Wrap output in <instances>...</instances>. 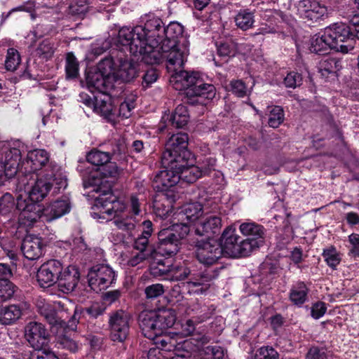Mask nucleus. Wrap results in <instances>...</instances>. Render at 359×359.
Wrapping results in <instances>:
<instances>
[{
  "label": "nucleus",
  "mask_w": 359,
  "mask_h": 359,
  "mask_svg": "<svg viewBox=\"0 0 359 359\" xmlns=\"http://www.w3.org/2000/svg\"><path fill=\"white\" fill-rule=\"evenodd\" d=\"M262 245L260 243L257 241L244 239L239 242V248L237 249L238 252L236 254V257H247L251 254V252L259 248Z\"/></svg>",
  "instance_id": "3c124183"
},
{
  "label": "nucleus",
  "mask_w": 359,
  "mask_h": 359,
  "mask_svg": "<svg viewBox=\"0 0 359 359\" xmlns=\"http://www.w3.org/2000/svg\"><path fill=\"white\" fill-rule=\"evenodd\" d=\"M100 67V64L98 65ZM104 68H99L100 71L89 72L86 75V83L89 90L92 92L97 90L100 94L105 93L107 90V78L104 76L102 70L107 72V66L105 65Z\"/></svg>",
  "instance_id": "c85d7f7f"
},
{
  "label": "nucleus",
  "mask_w": 359,
  "mask_h": 359,
  "mask_svg": "<svg viewBox=\"0 0 359 359\" xmlns=\"http://www.w3.org/2000/svg\"><path fill=\"white\" fill-rule=\"evenodd\" d=\"M70 210L69 198L66 196H62L43 208L40 205V210L38 212L39 219H41L43 222H51L68 213Z\"/></svg>",
  "instance_id": "9b49d317"
},
{
  "label": "nucleus",
  "mask_w": 359,
  "mask_h": 359,
  "mask_svg": "<svg viewBox=\"0 0 359 359\" xmlns=\"http://www.w3.org/2000/svg\"><path fill=\"white\" fill-rule=\"evenodd\" d=\"M175 320L176 313L173 309L144 311L140 313L138 318L139 326L142 334L152 340L172 327Z\"/></svg>",
  "instance_id": "f03ea898"
},
{
  "label": "nucleus",
  "mask_w": 359,
  "mask_h": 359,
  "mask_svg": "<svg viewBox=\"0 0 359 359\" xmlns=\"http://www.w3.org/2000/svg\"><path fill=\"white\" fill-rule=\"evenodd\" d=\"M309 288L304 282L293 285L289 292L290 301L297 306H302L308 299Z\"/></svg>",
  "instance_id": "e433bc0d"
},
{
  "label": "nucleus",
  "mask_w": 359,
  "mask_h": 359,
  "mask_svg": "<svg viewBox=\"0 0 359 359\" xmlns=\"http://www.w3.org/2000/svg\"><path fill=\"white\" fill-rule=\"evenodd\" d=\"M36 53L43 58H50L54 53L53 43L48 39L42 41L36 48Z\"/></svg>",
  "instance_id": "6e6d98bb"
},
{
  "label": "nucleus",
  "mask_w": 359,
  "mask_h": 359,
  "mask_svg": "<svg viewBox=\"0 0 359 359\" xmlns=\"http://www.w3.org/2000/svg\"><path fill=\"white\" fill-rule=\"evenodd\" d=\"M164 292V287L160 283L152 284L144 289V293L147 299L157 298L161 296Z\"/></svg>",
  "instance_id": "e2e57ef3"
},
{
  "label": "nucleus",
  "mask_w": 359,
  "mask_h": 359,
  "mask_svg": "<svg viewBox=\"0 0 359 359\" xmlns=\"http://www.w3.org/2000/svg\"><path fill=\"white\" fill-rule=\"evenodd\" d=\"M239 229L248 239L257 241L261 245L264 243L266 229L262 225L254 222H243L240 225Z\"/></svg>",
  "instance_id": "2f4dec72"
},
{
  "label": "nucleus",
  "mask_w": 359,
  "mask_h": 359,
  "mask_svg": "<svg viewBox=\"0 0 359 359\" xmlns=\"http://www.w3.org/2000/svg\"><path fill=\"white\" fill-rule=\"evenodd\" d=\"M202 206L200 203H194L186 205L179 215L183 220L185 217L189 222L196 220L202 214Z\"/></svg>",
  "instance_id": "a18cd8bd"
},
{
  "label": "nucleus",
  "mask_w": 359,
  "mask_h": 359,
  "mask_svg": "<svg viewBox=\"0 0 359 359\" xmlns=\"http://www.w3.org/2000/svg\"><path fill=\"white\" fill-rule=\"evenodd\" d=\"M57 344L59 348L67 349L72 353L76 352L79 349L77 343L73 339L65 336L60 337Z\"/></svg>",
  "instance_id": "338daca9"
},
{
  "label": "nucleus",
  "mask_w": 359,
  "mask_h": 359,
  "mask_svg": "<svg viewBox=\"0 0 359 359\" xmlns=\"http://www.w3.org/2000/svg\"><path fill=\"white\" fill-rule=\"evenodd\" d=\"M191 274V270L184 262L168 266V279L172 281L184 280Z\"/></svg>",
  "instance_id": "58836bf2"
},
{
  "label": "nucleus",
  "mask_w": 359,
  "mask_h": 359,
  "mask_svg": "<svg viewBox=\"0 0 359 359\" xmlns=\"http://www.w3.org/2000/svg\"><path fill=\"white\" fill-rule=\"evenodd\" d=\"M115 278L114 271L107 265L93 266L88 274L89 286L94 291H100L109 287Z\"/></svg>",
  "instance_id": "1a4fd4ad"
},
{
  "label": "nucleus",
  "mask_w": 359,
  "mask_h": 359,
  "mask_svg": "<svg viewBox=\"0 0 359 359\" xmlns=\"http://www.w3.org/2000/svg\"><path fill=\"white\" fill-rule=\"evenodd\" d=\"M96 100L95 111L109 121H116L117 108L113 105L111 97L107 93H102L97 95Z\"/></svg>",
  "instance_id": "393cba45"
},
{
  "label": "nucleus",
  "mask_w": 359,
  "mask_h": 359,
  "mask_svg": "<svg viewBox=\"0 0 359 359\" xmlns=\"http://www.w3.org/2000/svg\"><path fill=\"white\" fill-rule=\"evenodd\" d=\"M135 33L142 41L144 62H156L161 57L158 48L163 41L165 27L161 18L148 15L143 26L135 27Z\"/></svg>",
  "instance_id": "f257e3e1"
},
{
  "label": "nucleus",
  "mask_w": 359,
  "mask_h": 359,
  "mask_svg": "<svg viewBox=\"0 0 359 359\" xmlns=\"http://www.w3.org/2000/svg\"><path fill=\"white\" fill-rule=\"evenodd\" d=\"M331 49V43L325 38V32L322 36H317L312 39L310 50L318 55H325Z\"/></svg>",
  "instance_id": "c03bdc74"
},
{
  "label": "nucleus",
  "mask_w": 359,
  "mask_h": 359,
  "mask_svg": "<svg viewBox=\"0 0 359 359\" xmlns=\"http://www.w3.org/2000/svg\"><path fill=\"white\" fill-rule=\"evenodd\" d=\"M155 339H156L155 343L158 346V348H150L149 351V357L152 355H156V352L159 353V349L164 350L165 351H174L175 350H180V348L187 350L190 348L191 345V342L189 340L184 341L182 344H177L175 338L168 335H160Z\"/></svg>",
  "instance_id": "5701e85b"
},
{
  "label": "nucleus",
  "mask_w": 359,
  "mask_h": 359,
  "mask_svg": "<svg viewBox=\"0 0 359 359\" xmlns=\"http://www.w3.org/2000/svg\"><path fill=\"white\" fill-rule=\"evenodd\" d=\"M130 316L120 309L111 313L109 319V337L115 342H123L129 334Z\"/></svg>",
  "instance_id": "6e6552de"
},
{
  "label": "nucleus",
  "mask_w": 359,
  "mask_h": 359,
  "mask_svg": "<svg viewBox=\"0 0 359 359\" xmlns=\"http://www.w3.org/2000/svg\"><path fill=\"white\" fill-rule=\"evenodd\" d=\"M40 205L28 203L20 196L15 200L10 193H5L0 197V214L4 216H13L16 211L19 212V219L25 225L29 226L39 220L38 212Z\"/></svg>",
  "instance_id": "7ed1b4c3"
},
{
  "label": "nucleus",
  "mask_w": 359,
  "mask_h": 359,
  "mask_svg": "<svg viewBox=\"0 0 359 359\" xmlns=\"http://www.w3.org/2000/svg\"><path fill=\"white\" fill-rule=\"evenodd\" d=\"M51 189V184L49 181L44 179L43 175L36 180L34 185L29 192V196L23 198L24 200L28 201V203H34L42 201L48 194Z\"/></svg>",
  "instance_id": "7c9ffc66"
},
{
  "label": "nucleus",
  "mask_w": 359,
  "mask_h": 359,
  "mask_svg": "<svg viewBox=\"0 0 359 359\" xmlns=\"http://www.w3.org/2000/svg\"><path fill=\"white\" fill-rule=\"evenodd\" d=\"M322 256L327 264L333 269H336L341 260L339 252L333 245L324 249Z\"/></svg>",
  "instance_id": "09e8293b"
},
{
  "label": "nucleus",
  "mask_w": 359,
  "mask_h": 359,
  "mask_svg": "<svg viewBox=\"0 0 359 359\" xmlns=\"http://www.w3.org/2000/svg\"><path fill=\"white\" fill-rule=\"evenodd\" d=\"M325 38L331 43V49L347 53L354 48L355 40L351 28L345 24H334L325 28Z\"/></svg>",
  "instance_id": "39448f33"
},
{
  "label": "nucleus",
  "mask_w": 359,
  "mask_h": 359,
  "mask_svg": "<svg viewBox=\"0 0 359 359\" xmlns=\"http://www.w3.org/2000/svg\"><path fill=\"white\" fill-rule=\"evenodd\" d=\"M176 168H170L175 169L177 175L180 180L191 184L195 182L199 177L203 176V171L200 167L193 165L192 156L187 160V163L183 167L177 165Z\"/></svg>",
  "instance_id": "c756f323"
},
{
  "label": "nucleus",
  "mask_w": 359,
  "mask_h": 359,
  "mask_svg": "<svg viewBox=\"0 0 359 359\" xmlns=\"http://www.w3.org/2000/svg\"><path fill=\"white\" fill-rule=\"evenodd\" d=\"M165 170L158 172L154 177L152 186L154 189L161 194L168 193L170 189L175 187L180 180L175 169L163 167Z\"/></svg>",
  "instance_id": "f3484780"
},
{
  "label": "nucleus",
  "mask_w": 359,
  "mask_h": 359,
  "mask_svg": "<svg viewBox=\"0 0 359 359\" xmlns=\"http://www.w3.org/2000/svg\"><path fill=\"white\" fill-rule=\"evenodd\" d=\"M218 271L216 269H205L203 271L194 274L191 280L186 283L189 289L194 287H201L195 292H203L208 290L210 286L209 283L218 276Z\"/></svg>",
  "instance_id": "b1692460"
},
{
  "label": "nucleus",
  "mask_w": 359,
  "mask_h": 359,
  "mask_svg": "<svg viewBox=\"0 0 359 359\" xmlns=\"http://www.w3.org/2000/svg\"><path fill=\"white\" fill-rule=\"evenodd\" d=\"M62 269L60 262L50 259L43 263L36 273V280L41 287H49L56 283Z\"/></svg>",
  "instance_id": "f8f14e48"
},
{
  "label": "nucleus",
  "mask_w": 359,
  "mask_h": 359,
  "mask_svg": "<svg viewBox=\"0 0 359 359\" xmlns=\"http://www.w3.org/2000/svg\"><path fill=\"white\" fill-rule=\"evenodd\" d=\"M306 359H327L324 348L311 346L306 355Z\"/></svg>",
  "instance_id": "774afa93"
},
{
  "label": "nucleus",
  "mask_w": 359,
  "mask_h": 359,
  "mask_svg": "<svg viewBox=\"0 0 359 359\" xmlns=\"http://www.w3.org/2000/svg\"><path fill=\"white\" fill-rule=\"evenodd\" d=\"M115 212L114 218L111 220L114 226L118 229L128 233L135 229L138 222L135 217L129 215L127 210H123L121 212L116 211Z\"/></svg>",
  "instance_id": "c9c22d12"
},
{
  "label": "nucleus",
  "mask_w": 359,
  "mask_h": 359,
  "mask_svg": "<svg viewBox=\"0 0 359 359\" xmlns=\"http://www.w3.org/2000/svg\"><path fill=\"white\" fill-rule=\"evenodd\" d=\"M210 1V0H192L194 8L198 11L194 13V15L196 18L202 21H206L209 19V13L202 14L201 11L208 6Z\"/></svg>",
  "instance_id": "13d9d810"
},
{
  "label": "nucleus",
  "mask_w": 359,
  "mask_h": 359,
  "mask_svg": "<svg viewBox=\"0 0 359 359\" xmlns=\"http://www.w3.org/2000/svg\"><path fill=\"white\" fill-rule=\"evenodd\" d=\"M43 176L46 180L50 182L51 187L55 184L60 189L62 187H65L67 185L65 176L60 171L58 166L53 162H50L48 165V168L45 169Z\"/></svg>",
  "instance_id": "4c0bfd02"
},
{
  "label": "nucleus",
  "mask_w": 359,
  "mask_h": 359,
  "mask_svg": "<svg viewBox=\"0 0 359 359\" xmlns=\"http://www.w3.org/2000/svg\"><path fill=\"white\" fill-rule=\"evenodd\" d=\"M25 337L33 348L41 349L47 344L48 333L43 324L32 321L25 327Z\"/></svg>",
  "instance_id": "a211bd4d"
},
{
  "label": "nucleus",
  "mask_w": 359,
  "mask_h": 359,
  "mask_svg": "<svg viewBox=\"0 0 359 359\" xmlns=\"http://www.w3.org/2000/svg\"><path fill=\"white\" fill-rule=\"evenodd\" d=\"M188 140V135L185 133L173 134L168 139L161 158L163 167L176 168V165L181 167L187 165V160L192 156L187 149Z\"/></svg>",
  "instance_id": "20e7f679"
},
{
  "label": "nucleus",
  "mask_w": 359,
  "mask_h": 359,
  "mask_svg": "<svg viewBox=\"0 0 359 359\" xmlns=\"http://www.w3.org/2000/svg\"><path fill=\"white\" fill-rule=\"evenodd\" d=\"M302 82V76L300 74L292 72L287 74L284 79V84L287 88H295L299 86Z\"/></svg>",
  "instance_id": "680f3d73"
},
{
  "label": "nucleus",
  "mask_w": 359,
  "mask_h": 359,
  "mask_svg": "<svg viewBox=\"0 0 359 359\" xmlns=\"http://www.w3.org/2000/svg\"><path fill=\"white\" fill-rule=\"evenodd\" d=\"M278 353L271 346H262L259 348L255 355V359H278Z\"/></svg>",
  "instance_id": "4d7b16f0"
},
{
  "label": "nucleus",
  "mask_w": 359,
  "mask_h": 359,
  "mask_svg": "<svg viewBox=\"0 0 359 359\" xmlns=\"http://www.w3.org/2000/svg\"><path fill=\"white\" fill-rule=\"evenodd\" d=\"M159 76L158 71L154 68L147 69L142 76V86L143 88H147L151 86L152 83L156 82Z\"/></svg>",
  "instance_id": "bf43d9fd"
},
{
  "label": "nucleus",
  "mask_w": 359,
  "mask_h": 359,
  "mask_svg": "<svg viewBox=\"0 0 359 359\" xmlns=\"http://www.w3.org/2000/svg\"><path fill=\"white\" fill-rule=\"evenodd\" d=\"M140 206L141 203L137 196L131 195L128 202V208L125 210H127L129 215L137 218V216L141 212Z\"/></svg>",
  "instance_id": "0e129e2a"
},
{
  "label": "nucleus",
  "mask_w": 359,
  "mask_h": 359,
  "mask_svg": "<svg viewBox=\"0 0 359 359\" xmlns=\"http://www.w3.org/2000/svg\"><path fill=\"white\" fill-rule=\"evenodd\" d=\"M105 65L109 70L115 66L118 67L117 75L123 82H130L137 76V68L128 60V55H118V52L112 51L110 57H106L100 62V68H104Z\"/></svg>",
  "instance_id": "0eeeda50"
},
{
  "label": "nucleus",
  "mask_w": 359,
  "mask_h": 359,
  "mask_svg": "<svg viewBox=\"0 0 359 359\" xmlns=\"http://www.w3.org/2000/svg\"><path fill=\"white\" fill-rule=\"evenodd\" d=\"M86 159L88 162L93 165L103 166L105 163H109L111 157L109 152H103L95 149L87 154Z\"/></svg>",
  "instance_id": "8fccbe9b"
},
{
  "label": "nucleus",
  "mask_w": 359,
  "mask_h": 359,
  "mask_svg": "<svg viewBox=\"0 0 359 359\" xmlns=\"http://www.w3.org/2000/svg\"><path fill=\"white\" fill-rule=\"evenodd\" d=\"M15 287L9 280H0V304L13 296Z\"/></svg>",
  "instance_id": "864d4df0"
},
{
  "label": "nucleus",
  "mask_w": 359,
  "mask_h": 359,
  "mask_svg": "<svg viewBox=\"0 0 359 359\" xmlns=\"http://www.w3.org/2000/svg\"><path fill=\"white\" fill-rule=\"evenodd\" d=\"M194 331L195 325L192 320L189 319L182 325V332L184 336L192 335L194 337L193 339L200 342L201 344H205L210 341V338L208 336H201V334H195Z\"/></svg>",
  "instance_id": "de8ad7c7"
},
{
  "label": "nucleus",
  "mask_w": 359,
  "mask_h": 359,
  "mask_svg": "<svg viewBox=\"0 0 359 359\" xmlns=\"http://www.w3.org/2000/svg\"><path fill=\"white\" fill-rule=\"evenodd\" d=\"M21 151L17 148H11L4 153V158L0 161V178L10 179L15 176L18 171L22 170L20 167Z\"/></svg>",
  "instance_id": "4468645a"
},
{
  "label": "nucleus",
  "mask_w": 359,
  "mask_h": 359,
  "mask_svg": "<svg viewBox=\"0 0 359 359\" xmlns=\"http://www.w3.org/2000/svg\"><path fill=\"white\" fill-rule=\"evenodd\" d=\"M217 53L222 57L233 56L236 53V46L232 42H221L217 44Z\"/></svg>",
  "instance_id": "052dcab7"
},
{
  "label": "nucleus",
  "mask_w": 359,
  "mask_h": 359,
  "mask_svg": "<svg viewBox=\"0 0 359 359\" xmlns=\"http://www.w3.org/2000/svg\"><path fill=\"white\" fill-rule=\"evenodd\" d=\"M266 113L269 116L268 124L270 127L277 128L283 123L285 114L280 106H269L267 107Z\"/></svg>",
  "instance_id": "79ce46f5"
},
{
  "label": "nucleus",
  "mask_w": 359,
  "mask_h": 359,
  "mask_svg": "<svg viewBox=\"0 0 359 359\" xmlns=\"http://www.w3.org/2000/svg\"><path fill=\"white\" fill-rule=\"evenodd\" d=\"M189 120V114L187 107L184 104H179L172 114L170 121L172 126L182 128Z\"/></svg>",
  "instance_id": "ea45409f"
},
{
  "label": "nucleus",
  "mask_w": 359,
  "mask_h": 359,
  "mask_svg": "<svg viewBox=\"0 0 359 359\" xmlns=\"http://www.w3.org/2000/svg\"><path fill=\"white\" fill-rule=\"evenodd\" d=\"M138 36L135 33V27L130 28L123 27L121 28L118 32L116 38L115 43L120 51L116 50L118 53V55H127L126 52H128L130 55H137L138 54L144 56L143 49L142 41H141Z\"/></svg>",
  "instance_id": "423d86ee"
},
{
  "label": "nucleus",
  "mask_w": 359,
  "mask_h": 359,
  "mask_svg": "<svg viewBox=\"0 0 359 359\" xmlns=\"http://www.w3.org/2000/svg\"><path fill=\"white\" fill-rule=\"evenodd\" d=\"M20 63V56L15 48H8L5 67L8 71H15Z\"/></svg>",
  "instance_id": "5fc2aeb1"
},
{
  "label": "nucleus",
  "mask_w": 359,
  "mask_h": 359,
  "mask_svg": "<svg viewBox=\"0 0 359 359\" xmlns=\"http://www.w3.org/2000/svg\"><path fill=\"white\" fill-rule=\"evenodd\" d=\"M240 236L236 233V229L232 226L226 227L221 237V246L224 255L229 257H236L239 248Z\"/></svg>",
  "instance_id": "4be33fe9"
},
{
  "label": "nucleus",
  "mask_w": 359,
  "mask_h": 359,
  "mask_svg": "<svg viewBox=\"0 0 359 359\" xmlns=\"http://www.w3.org/2000/svg\"><path fill=\"white\" fill-rule=\"evenodd\" d=\"M20 248L25 258L36 260L43 254L44 244L41 238L34 235H27L22 240Z\"/></svg>",
  "instance_id": "6ab92c4d"
},
{
  "label": "nucleus",
  "mask_w": 359,
  "mask_h": 359,
  "mask_svg": "<svg viewBox=\"0 0 359 359\" xmlns=\"http://www.w3.org/2000/svg\"><path fill=\"white\" fill-rule=\"evenodd\" d=\"M298 11L305 20L317 22L327 15V7L317 0H302L298 4Z\"/></svg>",
  "instance_id": "dca6fc26"
},
{
  "label": "nucleus",
  "mask_w": 359,
  "mask_h": 359,
  "mask_svg": "<svg viewBox=\"0 0 359 359\" xmlns=\"http://www.w3.org/2000/svg\"><path fill=\"white\" fill-rule=\"evenodd\" d=\"M167 232L168 229H162L158 233L160 241L158 250L162 255L172 256L179 251L180 242L177 238L170 236Z\"/></svg>",
  "instance_id": "473e14b6"
},
{
  "label": "nucleus",
  "mask_w": 359,
  "mask_h": 359,
  "mask_svg": "<svg viewBox=\"0 0 359 359\" xmlns=\"http://www.w3.org/2000/svg\"><path fill=\"white\" fill-rule=\"evenodd\" d=\"M234 21L237 27L246 31L253 26L255 22L254 13L249 9L241 10L235 16Z\"/></svg>",
  "instance_id": "a19ab883"
},
{
  "label": "nucleus",
  "mask_w": 359,
  "mask_h": 359,
  "mask_svg": "<svg viewBox=\"0 0 359 359\" xmlns=\"http://www.w3.org/2000/svg\"><path fill=\"white\" fill-rule=\"evenodd\" d=\"M158 52L161 55L159 60L154 62H147L154 65L159 64L163 60H165L166 67L169 72H174L182 68L184 63V52L178 48V44L171 48L163 49V44L158 48Z\"/></svg>",
  "instance_id": "2eb2a0df"
},
{
  "label": "nucleus",
  "mask_w": 359,
  "mask_h": 359,
  "mask_svg": "<svg viewBox=\"0 0 359 359\" xmlns=\"http://www.w3.org/2000/svg\"><path fill=\"white\" fill-rule=\"evenodd\" d=\"M49 154L44 149H34L29 151L27 156L26 163L29 165L30 170L25 168V173L34 172L42 169L49 163Z\"/></svg>",
  "instance_id": "cd10ccee"
},
{
  "label": "nucleus",
  "mask_w": 359,
  "mask_h": 359,
  "mask_svg": "<svg viewBox=\"0 0 359 359\" xmlns=\"http://www.w3.org/2000/svg\"><path fill=\"white\" fill-rule=\"evenodd\" d=\"M22 307L20 304H8L0 306V324L9 325L15 323L22 315Z\"/></svg>",
  "instance_id": "f704fd0d"
},
{
  "label": "nucleus",
  "mask_w": 359,
  "mask_h": 359,
  "mask_svg": "<svg viewBox=\"0 0 359 359\" xmlns=\"http://www.w3.org/2000/svg\"><path fill=\"white\" fill-rule=\"evenodd\" d=\"M65 74L67 79H75L79 76V63L72 52L66 55Z\"/></svg>",
  "instance_id": "37998d69"
},
{
  "label": "nucleus",
  "mask_w": 359,
  "mask_h": 359,
  "mask_svg": "<svg viewBox=\"0 0 359 359\" xmlns=\"http://www.w3.org/2000/svg\"><path fill=\"white\" fill-rule=\"evenodd\" d=\"M200 76L198 73L188 72L181 69L172 72L170 78V83L177 90H184L185 92L189 89L195 87Z\"/></svg>",
  "instance_id": "aec40b11"
},
{
  "label": "nucleus",
  "mask_w": 359,
  "mask_h": 359,
  "mask_svg": "<svg viewBox=\"0 0 359 359\" xmlns=\"http://www.w3.org/2000/svg\"><path fill=\"white\" fill-rule=\"evenodd\" d=\"M215 95V87L212 84L203 83L202 79L199 78L195 87L184 92L182 100L184 104L196 105L200 102L199 98L212 100Z\"/></svg>",
  "instance_id": "ddd939ff"
},
{
  "label": "nucleus",
  "mask_w": 359,
  "mask_h": 359,
  "mask_svg": "<svg viewBox=\"0 0 359 359\" xmlns=\"http://www.w3.org/2000/svg\"><path fill=\"white\" fill-rule=\"evenodd\" d=\"M80 278L79 270L74 266H69L61 270L57 278L58 287L64 293L72 292L76 287Z\"/></svg>",
  "instance_id": "412c9836"
},
{
  "label": "nucleus",
  "mask_w": 359,
  "mask_h": 359,
  "mask_svg": "<svg viewBox=\"0 0 359 359\" xmlns=\"http://www.w3.org/2000/svg\"><path fill=\"white\" fill-rule=\"evenodd\" d=\"M184 27L176 22H170L165 28L163 48L165 50L171 48L178 44V39L182 36Z\"/></svg>",
  "instance_id": "72a5a7b5"
},
{
  "label": "nucleus",
  "mask_w": 359,
  "mask_h": 359,
  "mask_svg": "<svg viewBox=\"0 0 359 359\" xmlns=\"http://www.w3.org/2000/svg\"><path fill=\"white\" fill-rule=\"evenodd\" d=\"M221 227V217L216 215H210L198 224L195 233L197 235L210 238L212 235L219 233Z\"/></svg>",
  "instance_id": "a878e982"
},
{
  "label": "nucleus",
  "mask_w": 359,
  "mask_h": 359,
  "mask_svg": "<svg viewBox=\"0 0 359 359\" xmlns=\"http://www.w3.org/2000/svg\"><path fill=\"white\" fill-rule=\"evenodd\" d=\"M167 229L170 236L177 238L179 242L185 238L190 231L189 226L184 223L175 224L170 229Z\"/></svg>",
  "instance_id": "603ef678"
},
{
  "label": "nucleus",
  "mask_w": 359,
  "mask_h": 359,
  "mask_svg": "<svg viewBox=\"0 0 359 359\" xmlns=\"http://www.w3.org/2000/svg\"><path fill=\"white\" fill-rule=\"evenodd\" d=\"M174 203L175 195L173 194H158L153 203L156 216L162 219L165 218L172 212Z\"/></svg>",
  "instance_id": "bb28decb"
},
{
  "label": "nucleus",
  "mask_w": 359,
  "mask_h": 359,
  "mask_svg": "<svg viewBox=\"0 0 359 359\" xmlns=\"http://www.w3.org/2000/svg\"><path fill=\"white\" fill-rule=\"evenodd\" d=\"M205 359H223L224 351L219 346H208L205 348Z\"/></svg>",
  "instance_id": "69168bd1"
},
{
  "label": "nucleus",
  "mask_w": 359,
  "mask_h": 359,
  "mask_svg": "<svg viewBox=\"0 0 359 359\" xmlns=\"http://www.w3.org/2000/svg\"><path fill=\"white\" fill-rule=\"evenodd\" d=\"M223 255L222 248L217 241H201L196 245V258L204 265L211 266L217 263Z\"/></svg>",
  "instance_id": "9d476101"
},
{
  "label": "nucleus",
  "mask_w": 359,
  "mask_h": 359,
  "mask_svg": "<svg viewBox=\"0 0 359 359\" xmlns=\"http://www.w3.org/2000/svg\"><path fill=\"white\" fill-rule=\"evenodd\" d=\"M341 68V62L334 57L323 59L320 62L319 72L323 76L336 73Z\"/></svg>",
  "instance_id": "49530a36"
}]
</instances>
